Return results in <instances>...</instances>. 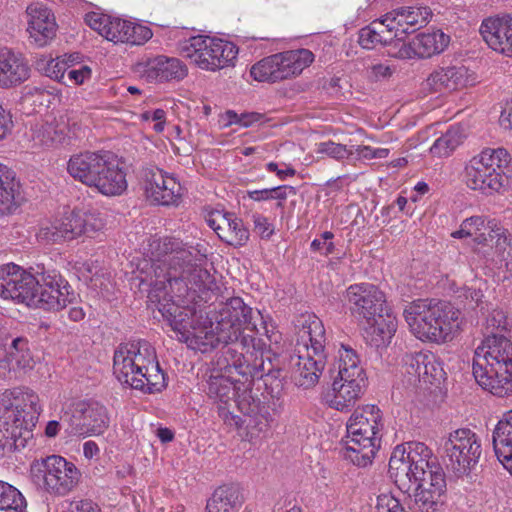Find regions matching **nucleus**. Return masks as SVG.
<instances>
[{
    "mask_svg": "<svg viewBox=\"0 0 512 512\" xmlns=\"http://www.w3.org/2000/svg\"><path fill=\"white\" fill-rule=\"evenodd\" d=\"M41 410L38 395L27 387L8 389L0 395L1 454L26 447Z\"/></svg>",
    "mask_w": 512,
    "mask_h": 512,
    "instance_id": "obj_3",
    "label": "nucleus"
},
{
    "mask_svg": "<svg viewBox=\"0 0 512 512\" xmlns=\"http://www.w3.org/2000/svg\"><path fill=\"white\" fill-rule=\"evenodd\" d=\"M0 297L29 307L59 311L76 302L78 295L55 269L37 264L25 271L15 264L0 266Z\"/></svg>",
    "mask_w": 512,
    "mask_h": 512,
    "instance_id": "obj_1",
    "label": "nucleus"
},
{
    "mask_svg": "<svg viewBox=\"0 0 512 512\" xmlns=\"http://www.w3.org/2000/svg\"><path fill=\"white\" fill-rule=\"evenodd\" d=\"M67 66V61L65 59L60 60L59 58H56L48 60L43 70L49 78L66 84L67 82L65 78Z\"/></svg>",
    "mask_w": 512,
    "mask_h": 512,
    "instance_id": "obj_56",
    "label": "nucleus"
},
{
    "mask_svg": "<svg viewBox=\"0 0 512 512\" xmlns=\"http://www.w3.org/2000/svg\"><path fill=\"white\" fill-rule=\"evenodd\" d=\"M175 250L172 266L177 267V274L180 277H184L186 270L197 264V262L206 260V255L201 253L200 250L193 247H185L182 241H180L178 249Z\"/></svg>",
    "mask_w": 512,
    "mask_h": 512,
    "instance_id": "obj_45",
    "label": "nucleus"
},
{
    "mask_svg": "<svg viewBox=\"0 0 512 512\" xmlns=\"http://www.w3.org/2000/svg\"><path fill=\"white\" fill-rule=\"evenodd\" d=\"M206 222L218 237L229 245L242 246L249 238L248 229L233 213L211 211L206 217Z\"/></svg>",
    "mask_w": 512,
    "mask_h": 512,
    "instance_id": "obj_27",
    "label": "nucleus"
},
{
    "mask_svg": "<svg viewBox=\"0 0 512 512\" xmlns=\"http://www.w3.org/2000/svg\"><path fill=\"white\" fill-rule=\"evenodd\" d=\"M450 36L441 30H433L418 34L408 44L400 43L398 51L393 55L400 59L430 58L441 54L449 45ZM399 42L396 43V46Z\"/></svg>",
    "mask_w": 512,
    "mask_h": 512,
    "instance_id": "obj_25",
    "label": "nucleus"
},
{
    "mask_svg": "<svg viewBox=\"0 0 512 512\" xmlns=\"http://www.w3.org/2000/svg\"><path fill=\"white\" fill-rule=\"evenodd\" d=\"M240 382L241 386H236L228 377L214 376L208 383V395L220 402L227 403L230 399L236 397V403L239 410L249 417L256 414V400L253 395L254 378L246 377Z\"/></svg>",
    "mask_w": 512,
    "mask_h": 512,
    "instance_id": "obj_19",
    "label": "nucleus"
},
{
    "mask_svg": "<svg viewBox=\"0 0 512 512\" xmlns=\"http://www.w3.org/2000/svg\"><path fill=\"white\" fill-rule=\"evenodd\" d=\"M145 179L146 195L152 202L164 206L177 204L181 186L174 177L159 168H152L145 172Z\"/></svg>",
    "mask_w": 512,
    "mask_h": 512,
    "instance_id": "obj_26",
    "label": "nucleus"
},
{
    "mask_svg": "<svg viewBox=\"0 0 512 512\" xmlns=\"http://www.w3.org/2000/svg\"><path fill=\"white\" fill-rule=\"evenodd\" d=\"M80 223V210L65 212L62 218L44 229V235L53 242L70 241L82 235Z\"/></svg>",
    "mask_w": 512,
    "mask_h": 512,
    "instance_id": "obj_36",
    "label": "nucleus"
},
{
    "mask_svg": "<svg viewBox=\"0 0 512 512\" xmlns=\"http://www.w3.org/2000/svg\"><path fill=\"white\" fill-rule=\"evenodd\" d=\"M315 152L327 155L338 161L347 159L354 153L346 145L335 143L333 141H325L316 144Z\"/></svg>",
    "mask_w": 512,
    "mask_h": 512,
    "instance_id": "obj_51",
    "label": "nucleus"
},
{
    "mask_svg": "<svg viewBox=\"0 0 512 512\" xmlns=\"http://www.w3.org/2000/svg\"><path fill=\"white\" fill-rule=\"evenodd\" d=\"M472 372L476 382L494 396L512 395V341L496 334L486 337L475 350Z\"/></svg>",
    "mask_w": 512,
    "mask_h": 512,
    "instance_id": "obj_4",
    "label": "nucleus"
},
{
    "mask_svg": "<svg viewBox=\"0 0 512 512\" xmlns=\"http://www.w3.org/2000/svg\"><path fill=\"white\" fill-rule=\"evenodd\" d=\"M223 120L226 121L225 125L239 124L242 127H248L256 121V113H242L238 115L235 111L228 110Z\"/></svg>",
    "mask_w": 512,
    "mask_h": 512,
    "instance_id": "obj_62",
    "label": "nucleus"
},
{
    "mask_svg": "<svg viewBox=\"0 0 512 512\" xmlns=\"http://www.w3.org/2000/svg\"><path fill=\"white\" fill-rule=\"evenodd\" d=\"M498 255L495 251V248H490V250L486 253V256H483L486 260V265L490 266L492 269H497L504 273V279H512V237L508 233V244Z\"/></svg>",
    "mask_w": 512,
    "mask_h": 512,
    "instance_id": "obj_44",
    "label": "nucleus"
},
{
    "mask_svg": "<svg viewBox=\"0 0 512 512\" xmlns=\"http://www.w3.org/2000/svg\"><path fill=\"white\" fill-rule=\"evenodd\" d=\"M443 447L447 465L458 474L469 472L479 462L482 454L479 436L468 428L450 432Z\"/></svg>",
    "mask_w": 512,
    "mask_h": 512,
    "instance_id": "obj_14",
    "label": "nucleus"
},
{
    "mask_svg": "<svg viewBox=\"0 0 512 512\" xmlns=\"http://www.w3.org/2000/svg\"><path fill=\"white\" fill-rule=\"evenodd\" d=\"M155 349L145 340L121 343L114 351L113 373L121 384L128 387L132 378H139L156 367Z\"/></svg>",
    "mask_w": 512,
    "mask_h": 512,
    "instance_id": "obj_11",
    "label": "nucleus"
},
{
    "mask_svg": "<svg viewBox=\"0 0 512 512\" xmlns=\"http://www.w3.org/2000/svg\"><path fill=\"white\" fill-rule=\"evenodd\" d=\"M289 193L292 195L296 194V190L293 186L280 185L273 188L261 189L258 190V202L275 199L279 201L277 206L282 207V202L287 199Z\"/></svg>",
    "mask_w": 512,
    "mask_h": 512,
    "instance_id": "obj_53",
    "label": "nucleus"
},
{
    "mask_svg": "<svg viewBox=\"0 0 512 512\" xmlns=\"http://www.w3.org/2000/svg\"><path fill=\"white\" fill-rule=\"evenodd\" d=\"M104 152L87 151L72 155L67 163V172L73 179L91 187L96 181L100 165L105 158Z\"/></svg>",
    "mask_w": 512,
    "mask_h": 512,
    "instance_id": "obj_31",
    "label": "nucleus"
},
{
    "mask_svg": "<svg viewBox=\"0 0 512 512\" xmlns=\"http://www.w3.org/2000/svg\"><path fill=\"white\" fill-rule=\"evenodd\" d=\"M429 473L426 476H422L419 479H415L411 481V484L415 485V489H422L424 486L429 491H433L434 484L436 483V477L442 479V481L445 480V474L442 468H436V470H430Z\"/></svg>",
    "mask_w": 512,
    "mask_h": 512,
    "instance_id": "obj_61",
    "label": "nucleus"
},
{
    "mask_svg": "<svg viewBox=\"0 0 512 512\" xmlns=\"http://www.w3.org/2000/svg\"><path fill=\"white\" fill-rule=\"evenodd\" d=\"M178 245H180L179 239L171 237H154L150 240L149 243L151 257L163 262H167L170 266H172L173 254L176 251L175 249H178Z\"/></svg>",
    "mask_w": 512,
    "mask_h": 512,
    "instance_id": "obj_46",
    "label": "nucleus"
},
{
    "mask_svg": "<svg viewBox=\"0 0 512 512\" xmlns=\"http://www.w3.org/2000/svg\"><path fill=\"white\" fill-rule=\"evenodd\" d=\"M334 234L330 231H325L321 234L320 238H316L311 243V250L320 252L322 255L328 256L334 252L335 246L331 241Z\"/></svg>",
    "mask_w": 512,
    "mask_h": 512,
    "instance_id": "obj_59",
    "label": "nucleus"
},
{
    "mask_svg": "<svg viewBox=\"0 0 512 512\" xmlns=\"http://www.w3.org/2000/svg\"><path fill=\"white\" fill-rule=\"evenodd\" d=\"M139 378H132L130 388L140 390L143 393L153 394L161 392L166 387V377L161 369L159 362L156 367L149 369L147 373H143Z\"/></svg>",
    "mask_w": 512,
    "mask_h": 512,
    "instance_id": "obj_41",
    "label": "nucleus"
},
{
    "mask_svg": "<svg viewBox=\"0 0 512 512\" xmlns=\"http://www.w3.org/2000/svg\"><path fill=\"white\" fill-rule=\"evenodd\" d=\"M228 306L235 312V326L241 329L243 326L251 324L252 320V308L244 303L240 297H232L228 299Z\"/></svg>",
    "mask_w": 512,
    "mask_h": 512,
    "instance_id": "obj_50",
    "label": "nucleus"
},
{
    "mask_svg": "<svg viewBox=\"0 0 512 512\" xmlns=\"http://www.w3.org/2000/svg\"><path fill=\"white\" fill-rule=\"evenodd\" d=\"M329 374L332 384L326 396L327 405L340 412L350 411L363 395L367 379L356 350L349 345L340 344Z\"/></svg>",
    "mask_w": 512,
    "mask_h": 512,
    "instance_id": "obj_6",
    "label": "nucleus"
},
{
    "mask_svg": "<svg viewBox=\"0 0 512 512\" xmlns=\"http://www.w3.org/2000/svg\"><path fill=\"white\" fill-rule=\"evenodd\" d=\"M383 427L382 413L377 406L355 409L346 423L345 459L359 467L370 465L381 446Z\"/></svg>",
    "mask_w": 512,
    "mask_h": 512,
    "instance_id": "obj_7",
    "label": "nucleus"
},
{
    "mask_svg": "<svg viewBox=\"0 0 512 512\" xmlns=\"http://www.w3.org/2000/svg\"><path fill=\"white\" fill-rule=\"evenodd\" d=\"M441 468L432 450L422 442H409L397 446L389 460V473L395 483L405 487L407 483L426 476L430 470Z\"/></svg>",
    "mask_w": 512,
    "mask_h": 512,
    "instance_id": "obj_10",
    "label": "nucleus"
},
{
    "mask_svg": "<svg viewBox=\"0 0 512 512\" xmlns=\"http://www.w3.org/2000/svg\"><path fill=\"white\" fill-rule=\"evenodd\" d=\"M464 180L472 190L501 192L512 184V158L504 148H486L472 157L464 169Z\"/></svg>",
    "mask_w": 512,
    "mask_h": 512,
    "instance_id": "obj_8",
    "label": "nucleus"
},
{
    "mask_svg": "<svg viewBox=\"0 0 512 512\" xmlns=\"http://www.w3.org/2000/svg\"><path fill=\"white\" fill-rule=\"evenodd\" d=\"M80 228L82 230V235L93 234L99 230H101L104 226V223L101 218L97 217L94 213L81 211L80 210Z\"/></svg>",
    "mask_w": 512,
    "mask_h": 512,
    "instance_id": "obj_58",
    "label": "nucleus"
},
{
    "mask_svg": "<svg viewBox=\"0 0 512 512\" xmlns=\"http://www.w3.org/2000/svg\"><path fill=\"white\" fill-rule=\"evenodd\" d=\"M454 238L473 237L475 250L486 256L490 248H495L498 255L508 244V230L496 219L485 216H472L465 219L460 229L453 232Z\"/></svg>",
    "mask_w": 512,
    "mask_h": 512,
    "instance_id": "obj_13",
    "label": "nucleus"
},
{
    "mask_svg": "<svg viewBox=\"0 0 512 512\" xmlns=\"http://www.w3.org/2000/svg\"><path fill=\"white\" fill-rule=\"evenodd\" d=\"M130 21L123 20L120 18H111L109 27L104 31V37L114 43H126L129 37L128 34Z\"/></svg>",
    "mask_w": 512,
    "mask_h": 512,
    "instance_id": "obj_52",
    "label": "nucleus"
},
{
    "mask_svg": "<svg viewBox=\"0 0 512 512\" xmlns=\"http://www.w3.org/2000/svg\"><path fill=\"white\" fill-rule=\"evenodd\" d=\"M280 80L299 75L314 61V54L308 49L290 50L278 53Z\"/></svg>",
    "mask_w": 512,
    "mask_h": 512,
    "instance_id": "obj_38",
    "label": "nucleus"
},
{
    "mask_svg": "<svg viewBox=\"0 0 512 512\" xmlns=\"http://www.w3.org/2000/svg\"><path fill=\"white\" fill-rule=\"evenodd\" d=\"M326 331L323 322L313 313L301 314L295 322L294 350L325 353Z\"/></svg>",
    "mask_w": 512,
    "mask_h": 512,
    "instance_id": "obj_22",
    "label": "nucleus"
},
{
    "mask_svg": "<svg viewBox=\"0 0 512 512\" xmlns=\"http://www.w3.org/2000/svg\"><path fill=\"white\" fill-rule=\"evenodd\" d=\"M384 16L388 30H392L395 38L401 40L406 34L427 25L432 12L427 6H402Z\"/></svg>",
    "mask_w": 512,
    "mask_h": 512,
    "instance_id": "obj_24",
    "label": "nucleus"
},
{
    "mask_svg": "<svg viewBox=\"0 0 512 512\" xmlns=\"http://www.w3.org/2000/svg\"><path fill=\"white\" fill-rule=\"evenodd\" d=\"M62 424L69 436H91L103 434L110 425V415L106 406L95 400L78 403L71 415L65 414Z\"/></svg>",
    "mask_w": 512,
    "mask_h": 512,
    "instance_id": "obj_15",
    "label": "nucleus"
},
{
    "mask_svg": "<svg viewBox=\"0 0 512 512\" xmlns=\"http://www.w3.org/2000/svg\"><path fill=\"white\" fill-rule=\"evenodd\" d=\"M280 62L278 54L258 61V81L276 82L280 80Z\"/></svg>",
    "mask_w": 512,
    "mask_h": 512,
    "instance_id": "obj_49",
    "label": "nucleus"
},
{
    "mask_svg": "<svg viewBox=\"0 0 512 512\" xmlns=\"http://www.w3.org/2000/svg\"><path fill=\"white\" fill-rule=\"evenodd\" d=\"M344 299L351 315L360 321L374 319L387 309L385 294L374 284L358 283L350 285Z\"/></svg>",
    "mask_w": 512,
    "mask_h": 512,
    "instance_id": "obj_18",
    "label": "nucleus"
},
{
    "mask_svg": "<svg viewBox=\"0 0 512 512\" xmlns=\"http://www.w3.org/2000/svg\"><path fill=\"white\" fill-rule=\"evenodd\" d=\"M20 183L15 172L0 164V215L12 214L19 206Z\"/></svg>",
    "mask_w": 512,
    "mask_h": 512,
    "instance_id": "obj_35",
    "label": "nucleus"
},
{
    "mask_svg": "<svg viewBox=\"0 0 512 512\" xmlns=\"http://www.w3.org/2000/svg\"><path fill=\"white\" fill-rule=\"evenodd\" d=\"M140 274L142 283L157 289L163 288L166 282H171L178 277L176 266H170L167 262L152 257L144 261Z\"/></svg>",
    "mask_w": 512,
    "mask_h": 512,
    "instance_id": "obj_37",
    "label": "nucleus"
},
{
    "mask_svg": "<svg viewBox=\"0 0 512 512\" xmlns=\"http://www.w3.org/2000/svg\"><path fill=\"white\" fill-rule=\"evenodd\" d=\"M325 364V353H302L293 350V354L290 356L292 381L303 389L314 387L319 382Z\"/></svg>",
    "mask_w": 512,
    "mask_h": 512,
    "instance_id": "obj_23",
    "label": "nucleus"
},
{
    "mask_svg": "<svg viewBox=\"0 0 512 512\" xmlns=\"http://www.w3.org/2000/svg\"><path fill=\"white\" fill-rule=\"evenodd\" d=\"M395 36L392 30H388L385 16L373 21L370 25L359 31L358 42L364 49H374L378 45L391 44Z\"/></svg>",
    "mask_w": 512,
    "mask_h": 512,
    "instance_id": "obj_39",
    "label": "nucleus"
},
{
    "mask_svg": "<svg viewBox=\"0 0 512 512\" xmlns=\"http://www.w3.org/2000/svg\"><path fill=\"white\" fill-rule=\"evenodd\" d=\"M104 157L91 187L105 196L121 195L127 189L126 174L113 153L104 152Z\"/></svg>",
    "mask_w": 512,
    "mask_h": 512,
    "instance_id": "obj_28",
    "label": "nucleus"
},
{
    "mask_svg": "<svg viewBox=\"0 0 512 512\" xmlns=\"http://www.w3.org/2000/svg\"><path fill=\"white\" fill-rule=\"evenodd\" d=\"M44 487L50 494L64 496L80 481L81 473L78 468L59 455H50L37 464Z\"/></svg>",
    "mask_w": 512,
    "mask_h": 512,
    "instance_id": "obj_16",
    "label": "nucleus"
},
{
    "mask_svg": "<svg viewBox=\"0 0 512 512\" xmlns=\"http://www.w3.org/2000/svg\"><path fill=\"white\" fill-rule=\"evenodd\" d=\"M477 74L462 63L440 66L423 82V89L440 94H451L475 86Z\"/></svg>",
    "mask_w": 512,
    "mask_h": 512,
    "instance_id": "obj_17",
    "label": "nucleus"
},
{
    "mask_svg": "<svg viewBox=\"0 0 512 512\" xmlns=\"http://www.w3.org/2000/svg\"><path fill=\"white\" fill-rule=\"evenodd\" d=\"M205 261H199L186 270L184 277L199 290H211L214 284V276L205 268Z\"/></svg>",
    "mask_w": 512,
    "mask_h": 512,
    "instance_id": "obj_47",
    "label": "nucleus"
},
{
    "mask_svg": "<svg viewBox=\"0 0 512 512\" xmlns=\"http://www.w3.org/2000/svg\"><path fill=\"white\" fill-rule=\"evenodd\" d=\"M411 332L421 341L446 343L459 332L461 311L446 301L418 299L403 312Z\"/></svg>",
    "mask_w": 512,
    "mask_h": 512,
    "instance_id": "obj_5",
    "label": "nucleus"
},
{
    "mask_svg": "<svg viewBox=\"0 0 512 512\" xmlns=\"http://www.w3.org/2000/svg\"><path fill=\"white\" fill-rule=\"evenodd\" d=\"M30 17L27 31L34 43L45 46L55 36L56 23L51 11L42 4L30 5L27 8Z\"/></svg>",
    "mask_w": 512,
    "mask_h": 512,
    "instance_id": "obj_30",
    "label": "nucleus"
},
{
    "mask_svg": "<svg viewBox=\"0 0 512 512\" xmlns=\"http://www.w3.org/2000/svg\"><path fill=\"white\" fill-rule=\"evenodd\" d=\"M183 57L190 59L199 68L217 71L232 64L238 48L232 42L206 35L192 36L179 45Z\"/></svg>",
    "mask_w": 512,
    "mask_h": 512,
    "instance_id": "obj_9",
    "label": "nucleus"
},
{
    "mask_svg": "<svg viewBox=\"0 0 512 512\" xmlns=\"http://www.w3.org/2000/svg\"><path fill=\"white\" fill-rule=\"evenodd\" d=\"M255 329L256 325L252 322L251 324L243 326L241 329H239L238 339L233 341L239 342L244 352L246 354H250L251 356H253L254 352L256 351Z\"/></svg>",
    "mask_w": 512,
    "mask_h": 512,
    "instance_id": "obj_55",
    "label": "nucleus"
},
{
    "mask_svg": "<svg viewBox=\"0 0 512 512\" xmlns=\"http://www.w3.org/2000/svg\"><path fill=\"white\" fill-rule=\"evenodd\" d=\"M235 312L228 306V300L221 304V307L215 316V327L212 320L209 326L197 329L193 334L186 336L185 341L188 346L201 351L202 353L211 351L220 345L226 346L233 343L239 337V327L235 326L233 321Z\"/></svg>",
    "mask_w": 512,
    "mask_h": 512,
    "instance_id": "obj_12",
    "label": "nucleus"
},
{
    "mask_svg": "<svg viewBox=\"0 0 512 512\" xmlns=\"http://www.w3.org/2000/svg\"><path fill=\"white\" fill-rule=\"evenodd\" d=\"M366 342L374 347H385L394 336L397 329V319L389 308L378 313L374 319L364 320Z\"/></svg>",
    "mask_w": 512,
    "mask_h": 512,
    "instance_id": "obj_32",
    "label": "nucleus"
},
{
    "mask_svg": "<svg viewBox=\"0 0 512 512\" xmlns=\"http://www.w3.org/2000/svg\"><path fill=\"white\" fill-rule=\"evenodd\" d=\"M111 21V17L107 15H101L98 13H89L86 15L87 24L95 31H97L101 36L104 37V31L109 27V23Z\"/></svg>",
    "mask_w": 512,
    "mask_h": 512,
    "instance_id": "obj_63",
    "label": "nucleus"
},
{
    "mask_svg": "<svg viewBox=\"0 0 512 512\" xmlns=\"http://www.w3.org/2000/svg\"><path fill=\"white\" fill-rule=\"evenodd\" d=\"M480 34L491 50L512 58V13L485 18L480 25Z\"/></svg>",
    "mask_w": 512,
    "mask_h": 512,
    "instance_id": "obj_21",
    "label": "nucleus"
},
{
    "mask_svg": "<svg viewBox=\"0 0 512 512\" xmlns=\"http://www.w3.org/2000/svg\"><path fill=\"white\" fill-rule=\"evenodd\" d=\"M0 510L5 512H27V501L13 485L0 481Z\"/></svg>",
    "mask_w": 512,
    "mask_h": 512,
    "instance_id": "obj_43",
    "label": "nucleus"
},
{
    "mask_svg": "<svg viewBox=\"0 0 512 512\" xmlns=\"http://www.w3.org/2000/svg\"><path fill=\"white\" fill-rule=\"evenodd\" d=\"M134 71L150 83L181 81L188 74L187 66L180 59L164 55L137 63Z\"/></svg>",
    "mask_w": 512,
    "mask_h": 512,
    "instance_id": "obj_20",
    "label": "nucleus"
},
{
    "mask_svg": "<svg viewBox=\"0 0 512 512\" xmlns=\"http://www.w3.org/2000/svg\"><path fill=\"white\" fill-rule=\"evenodd\" d=\"M28 350V341L23 337H16L12 340L10 347L8 349V354L11 360H14L16 363L20 364L21 360L24 358V352Z\"/></svg>",
    "mask_w": 512,
    "mask_h": 512,
    "instance_id": "obj_64",
    "label": "nucleus"
},
{
    "mask_svg": "<svg viewBox=\"0 0 512 512\" xmlns=\"http://www.w3.org/2000/svg\"><path fill=\"white\" fill-rule=\"evenodd\" d=\"M27 61L9 48L0 49V89H10L24 83L30 77Z\"/></svg>",
    "mask_w": 512,
    "mask_h": 512,
    "instance_id": "obj_29",
    "label": "nucleus"
},
{
    "mask_svg": "<svg viewBox=\"0 0 512 512\" xmlns=\"http://www.w3.org/2000/svg\"><path fill=\"white\" fill-rule=\"evenodd\" d=\"M486 329L494 334V331H502L506 329L507 319L504 312L501 309L494 308L486 317L485 321Z\"/></svg>",
    "mask_w": 512,
    "mask_h": 512,
    "instance_id": "obj_60",
    "label": "nucleus"
},
{
    "mask_svg": "<svg viewBox=\"0 0 512 512\" xmlns=\"http://www.w3.org/2000/svg\"><path fill=\"white\" fill-rule=\"evenodd\" d=\"M261 329L258 328V352L261 364L258 365V378L263 382L261 399H258V431L276 425L283 409V376L280 368L279 351L282 334L269 315L258 310Z\"/></svg>",
    "mask_w": 512,
    "mask_h": 512,
    "instance_id": "obj_2",
    "label": "nucleus"
},
{
    "mask_svg": "<svg viewBox=\"0 0 512 512\" xmlns=\"http://www.w3.org/2000/svg\"><path fill=\"white\" fill-rule=\"evenodd\" d=\"M129 32L126 34L129 39L126 43L133 45H142L153 36L152 30L141 24L129 23Z\"/></svg>",
    "mask_w": 512,
    "mask_h": 512,
    "instance_id": "obj_57",
    "label": "nucleus"
},
{
    "mask_svg": "<svg viewBox=\"0 0 512 512\" xmlns=\"http://www.w3.org/2000/svg\"><path fill=\"white\" fill-rule=\"evenodd\" d=\"M493 447L498 460L512 473V409L505 412L495 426Z\"/></svg>",
    "mask_w": 512,
    "mask_h": 512,
    "instance_id": "obj_33",
    "label": "nucleus"
},
{
    "mask_svg": "<svg viewBox=\"0 0 512 512\" xmlns=\"http://www.w3.org/2000/svg\"><path fill=\"white\" fill-rule=\"evenodd\" d=\"M433 491L415 489V504L421 512H436L444 503V494L446 492V481L436 477Z\"/></svg>",
    "mask_w": 512,
    "mask_h": 512,
    "instance_id": "obj_40",
    "label": "nucleus"
},
{
    "mask_svg": "<svg viewBox=\"0 0 512 512\" xmlns=\"http://www.w3.org/2000/svg\"><path fill=\"white\" fill-rule=\"evenodd\" d=\"M244 501L243 490L238 484L218 487L208 499V512H238Z\"/></svg>",
    "mask_w": 512,
    "mask_h": 512,
    "instance_id": "obj_34",
    "label": "nucleus"
},
{
    "mask_svg": "<svg viewBox=\"0 0 512 512\" xmlns=\"http://www.w3.org/2000/svg\"><path fill=\"white\" fill-rule=\"evenodd\" d=\"M465 138L464 129L460 125L451 126L446 133L436 139L430 152L437 157L449 156Z\"/></svg>",
    "mask_w": 512,
    "mask_h": 512,
    "instance_id": "obj_42",
    "label": "nucleus"
},
{
    "mask_svg": "<svg viewBox=\"0 0 512 512\" xmlns=\"http://www.w3.org/2000/svg\"><path fill=\"white\" fill-rule=\"evenodd\" d=\"M428 350L406 354L404 357L405 369L408 374L421 381V372L424 370L425 362L420 358H427Z\"/></svg>",
    "mask_w": 512,
    "mask_h": 512,
    "instance_id": "obj_54",
    "label": "nucleus"
},
{
    "mask_svg": "<svg viewBox=\"0 0 512 512\" xmlns=\"http://www.w3.org/2000/svg\"><path fill=\"white\" fill-rule=\"evenodd\" d=\"M420 360L422 361L420 364L426 361L420 382L433 384L440 383L444 379L445 371L442 363L434 353L428 351L427 358H420Z\"/></svg>",
    "mask_w": 512,
    "mask_h": 512,
    "instance_id": "obj_48",
    "label": "nucleus"
}]
</instances>
